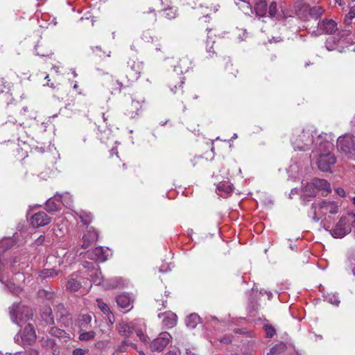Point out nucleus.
<instances>
[{
  "label": "nucleus",
  "mask_w": 355,
  "mask_h": 355,
  "mask_svg": "<svg viewBox=\"0 0 355 355\" xmlns=\"http://www.w3.org/2000/svg\"><path fill=\"white\" fill-rule=\"evenodd\" d=\"M316 148L313 151L318 153V166L322 171H329L331 166L336 163V157L332 153L334 144L327 140L323 139L321 135L317 137Z\"/></svg>",
  "instance_id": "nucleus-1"
},
{
  "label": "nucleus",
  "mask_w": 355,
  "mask_h": 355,
  "mask_svg": "<svg viewBox=\"0 0 355 355\" xmlns=\"http://www.w3.org/2000/svg\"><path fill=\"white\" fill-rule=\"evenodd\" d=\"M340 203L329 200H324L318 204L313 205V220L315 222L321 220V223L326 225L327 223L332 221L331 215L339 213Z\"/></svg>",
  "instance_id": "nucleus-2"
},
{
  "label": "nucleus",
  "mask_w": 355,
  "mask_h": 355,
  "mask_svg": "<svg viewBox=\"0 0 355 355\" xmlns=\"http://www.w3.org/2000/svg\"><path fill=\"white\" fill-rule=\"evenodd\" d=\"M291 142L295 150H309L314 142L313 131L310 129L297 127L293 130Z\"/></svg>",
  "instance_id": "nucleus-3"
},
{
  "label": "nucleus",
  "mask_w": 355,
  "mask_h": 355,
  "mask_svg": "<svg viewBox=\"0 0 355 355\" xmlns=\"http://www.w3.org/2000/svg\"><path fill=\"white\" fill-rule=\"evenodd\" d=\"M9 314L12 321L18 326L22 325L33 316L32 310L20 303H13L9 308Z\"/></svg>",
  "instance_id": "nucleus-4"
},
{
  "label": "nucleus",
  "mask_w": 355,
  "mask_h": 355,
  "mask_svg": "<svg viewBox=\"0 0 355 355\" xmlns=\"http://www.w3.org/2000/svg\"><path fill=\"white\" fill-rule=\"evenodd\" d=\"M36 338L35 328L31 324L26 325L14 338L15 343L21 345H31L35 343Z\"/></svg>",
  "instance_id": "nucleus-5"
},
{
  "label": "nucleus",
  "mask_w": 355,
  "mask_h": 355,
  "mask_svg": "<svg viewBox=\"0 0 355 355\" xmlns=\"http://www.w3.org/2000/svg\"><path fill=\"white\" fill-rule=\"evenodd\" d=\"M137 325V321H122L119 324L118 330L121 335L125 337L130 336L134 331H135L139 339L142 342L146 343L147 339L143 334L142 329L138 328Z\"/></svg>",
  "instance_id": "nucleus-6"
},
{
  "label": "nucleus",
  "mask_w": 355,
  "mask_h": 355,
  "mask_svg": "<svg viewBox=\"0 0 355 355\" xmlns=\"http://www.w3.org/2000/svg\"><path fill=\"white\" fill-rule=\"evenodd\" d=\"M337 148L349 157L355 155V137L345 135L337 139Z\"/></svg>",
  "instance_id": "nucleus-7"
},
{
  "label": "nucleus",
  "mask_w": 355,
  "mask_h": 355,
  "mask_svg": "<svg viewBox=\"0 0 355 355\" xmlns=\"http://www.w3.org/2000/svg\"><path fill=\"white\" fill-rule=\"evenodd\" d=\"M143 68L144 64L141 61L130 59L128 62L125 75L127 85H129L130 83L139 79Z\"/></svg>",
  "instance_id": "nucleus-8"
},
{
  "label": "nucleus",
  "mask_w": 355,
  "mask_h": 355,
  "mask_svg": "<svg viewBox=\"0 0 355 355\" xmlns=\"http://www.w3.org/2000/svg\"><path fill=\"white\" fill-rule=\"evenodd\" d=\"M338 30L337 23L332 19L324 18L320 20L317 25V31H313L312 35H332Z\"/></svg>",
  "instance_id": "nucleus-9"
},
{
  "label": "nucleus",
  "mask_w": 355,
  "mask_h": 355,
  "mask_svg": "<svg viewBox=\"0 0 355 355\" xmlns=\"http://www.w3.org/2000/svg\"><path fill=\"white\" fill-rule=\"evenodd\" d=\"M111 255V250L107 246L101 245L96 246L86 253V256L89 259L101 262L105 261Z\"/></svg>",
  "instance_id": "nucleus-10"
},
{
  "label": "nucleus",
  "mask_w": 355,
  "mask_h": 355,
  "mask_svg": "<svg viewBox=\"0 0 355 355\" xmlns=\"http://www.w3.org/2000/svg\"><path fill=\"white\" fill-rule=\"evenodd\" d=\"M144 99L143 98H133L132 102L128 105L125 114L130 119H134L141 114L143 111Z\"/></svg>",
  "instance_id": "nucleus-11"
},
{
  "label": "nucleus",
  "mask_w": 355,
  "mask_h": 355,
  "mask_svg": "<svg viewBox=\"0 0 355 355\" xmlns=\"http://www.w3.org/2000/svg\"><path fill=\"white\" fill-rule=\"evenodd\" d=\"M308 188H315L316 193L321 191L322 195L327 196L331 191L330 184L324 179L314 178L311 182L306 184V189Z\"/></svg>",
  "instance_id": "nucleus-12"
},
{
  "label": "nucleus",
  "mask_w": 355,
  "mask_h": 355,
  "mask_svg": "<svg viewBox=\"0 0 355 355\" xmlns=\"http://www.w3.org/2000/svg\"><path fill=\"white\" fill-rule=\"evenodd\" d=\"M171 336L168 332H162L151 343L150 347L153 351H162L169 343Z\"/></svg>",
  "instance_id": "nucleus-13"
},
{
  "label": "nucleus",
  "mask_w": 355,
  "mask_h": 355,
  "mask_svg": "<svg viewBox=\"0 0 355 355\" xmlns=\"http://www.w3.org/2000/svg\"><path fill=\"white\" fill-rule=\"evenodd\" d=\"M51 222V218L44 211L35 213L31 218V223L34 227L46 225Z\"/></svg>",
  "instance_id": "nucleus-14"
},
{
  "label": "nucleus",
  "mask_w": 355,
  "mask_h": 355,
  "mask_svg": "<svg viewBox=\"0 0 355 355\" xmlns=\"http://www.w3.org/2000/svg\"><path fill=\"white\" fill-rule=\"evenodd\" d=\"M26 232H15L12 236H3L0 239V244H12L17 242H28L26 239Z\"/></svg>",
  "instance_id": "nucleus-15"
},
{
  "label": "nucleus",
  "mask_w": 355,
  "mask_h": 355,
  "mask_svg": "<svg viewBox=\"0 0 355 355\" xmlns=\"http://www.w3.org/2000/svg\"><path fill=\"white\" fill-rule=\"evenodd\" d=\"M310 6L303 1H297L295 3L296 14L299 17L307 20L309 18Z\"/></svg>",
  "instance_id": "nucleus-16"
},
{
  "label": "nucleus",
  "mask_w": 355,
  "mask_h": 355,
  "mask_svg": "<svg viewBox=\"0 0 355 355\" xmlns=\"http://www.w3.org/2000/svg\"><path fill=\"white\" fill-rule=\"evenodd\" d=\"M350 232L349 226L343 225V223L340 219L336 226L330 230V234L334 238H343Z\"/></svg>",
  "instance_id": "nucleus-17"
},
{
  "label": "nucleus",
  "mask_w": 355,
  "mask_h": 355,
  "mask_svg": "<svg viewBox=\"0 0 355 355\" xmlns=\"http://www.w3.org/2000/svg\"><path fill=\"white\" fill-rule=\"evenodd\" d=\"M158 316L162 318V323L167 328H172L177 324V315L171 311L160 313Z\"/></svg>",
  "instance_id": "nucleus-18"
},
{
  "label": "nucleus",
  "mask_w": 355,
  "mask_h": 355,
  "mask_svg": "<svg viewBox=\"0 0 355 355\" xmlns=\"http://www.w3.org/2000/svg\"><path fill=\"white\" fill-rule=\"evenodd\" d=\"M60 199L58 193H56L53 198H49L46 202V210L49 213H54L60 209Z\"/></svg>",
  "instance_id": "nucleus-19"
},
{
  "label": "nucleus",
  "mask_w": 355,
  "mask_h": 355,
  "mask_svg": "<svg viewBox=\"0 0 355 355\" xmlns=\"http://www.w3.org/2000/svg\"><path fill=\"white\" fill-rule=\"evenodd\" d=\"M268 13L270 17H275L277 20H281L284 18V15L282 11H279L277 8V1L273 0L270 3L268 8Z\"/></svg>",
  "instance_id": "nucleus-20"
},
{
  "label": "nucleus",
  "mask_w": 355,
  "mask_h": 355,
  "mask_svg": "<svg viewBox=\"0 0 355 355\" xmlns=\"http://www.w3.org/2000/svg\"><path fill=\"white\" fill-rule=\"evenodd\" d=\"M98 238L97 231L93 228H89L83 235V244H93L98 241Z\"/></svg>",
  "instance_id": "nucleus-21"
},
{
  "label": "nucleus",
  "mask_w": 355,
  "mask_h": 355,
  "mask_svg": "<svg viewBox=\"0 0 355 355\" xmlns=\"http://www.w3.org/2000/svg\"><path fill=\"white\" fill-rule=\"evenodd\" d=\"M88 275L91 278V282L93 284L96 285H101L102 284L103 277L98 266L93 267L92 269L89 271Z\"/></svg>",
  "instance_id": "nucleus-22"
},
{
  "label": "nucleus",
  "mask_w": 355,
  "mask_h": 355,
  "mask_svg": "<svg viewBox=\"0 0 355 355\" xmlns=\"http://www.w3.org/2000/svg\"><path fill=\"white\" fill-rule=\"evenodd\" d=\"M91 322H92V315L91 314L81 315L77 319V324L79 327L80 330H81V331L88 329V327L90 326Z\"/></svg>",
  "instance_id": "nucleus-23"
},
{
  "label": "nucleus",
  "mask_w": 355,
  "mask_h": 355,
  "mask_svg": "<svg viewBox=\"0 0 355 355\" xmlns=\"http://www.w3.org/2000/svg\"><path fill=\"white\" fill-rule=\"evenodd\" d=\"M191 62L187 58H183L180 60L178 65L175 66L174 71L182 74L189 71Z\"/></svg>",
  "instance_id": "nucleus-24"
},
{
  "label": "nucleus",
  "mask_w": 355,
  "mask_h": 355,
  "mask_svg": "<svg viewBox=\"0 0 355 355\" xmlns=\"http://www.w3.org/2000/svg\"><path fill=\"white\" fill-rule=\"evenodd\" d=\"M254 10L257 15L265 17L268 13V3L264 0H259L255 3Z\"/></svg>",
  "instance_id": "nucleus-25"
},
{
  "label": "nucleus",
  "mask_w": 355,
  "mask_h": 355,
  "mask_svg": "<svg viewBox=\"0 0 355 355\" xmlns=\"http://www.w3.org/2000/svg\"><path fill=\"white\" fill-rule=\"evenodd\" d=\"M67 289L70 292H76L81 287V283L73 275H71L66 284Z\"/></svg>",
  "instance_id": "nucleus-26"
},
{
  "label": "nucleus",
  "mask_w": 355,
  "mask_h": 355,
  "mask_svg": "<svg viewBox=\"0 0 355 355\" xmlns=\"http://www.w3.org/2000/svg\"><path fill=\"white\" fill-rule=\"evenodd\" d=\"M108 83L110 85H107V87L111 89L112 94H113L114 91L120 92L122 87L128 86L126 85V81L123 82L113 78H110Z\"/></svg>",
  "instance_id": "nucleus-27"
},
{
  "label": "nucleus",
  "mask_w": 355,
  "mask_h": 355,
  "mask_svg": "<svg viewBox=\"0 0 355 355\" xmlns=\"http://www.w3.org/2000/svg\"><path fill=\"white\" fill-rule=\"evenodd\" d=\"M200 316L196 313H191L185 319V323L187 327L194 329L200 323Z\"/></svg>",
  "instance_id": "nucleus-28"
},
{
  "label": "nucleus",
  "mask_w": 355,
  "mask_h": 355,
  "mask_svg": "<svg viewBox=\"0 0 355 355\" xmlns=\"http://www.w3.org/2000/svg\"><path fill=\"white\" fill-rule=\"evenodd\" d=\"M116 303L121 308L125 309L131 306L132 300L128 295L123 294L116 297Z\"/></svg>",
  "instance_id": "nucleus-29"
},
{
  "label": "nucleus",
  "mask_w": 355,
  "mask_h": 355,
  "mask_svg": "<svg viewBox=\"0 0 355 355\" xmlns=\"http://www.w3.org/2000/svg\"><path fill=\"white\" fill-rule=\"evenodd\" d=\"M340 220L343 223L344 227L349 226L350 231L352 227H355V213H349L342 216Z\"/></svg>",
  "instance_id": "nucleus-30"
},
{
  "label": "nucleus",
  "mask_w": 355,
  "mask_h": 355,
  "mask_svg": "<svg viewBox=\"0 0 355 355\" xmlns=\"http://www.w3.org/2000/svg\"><path fill=\"white\" fill-rule=\"evenodd\" d=\"M309 17L313 19H318L324 12V9L320 6H310Z\"/></svg>",
  "instance_id": "nucleus-31"
},
{
  "label": "nucleus",
  "mask_w": 355,
  "mask_h": 355,
  "mask_svg": "<svg viewBox=\"0 0 355 355\" xmlns=\"http://www.w3.org/2000/svg\"><path fill=\"white\" fill-rule=\"evenodd\" d=\"M87 329H84L83 331H79V339L81 341H88L94 338L96 336V333L94 331H86Z\"/></svg>",
  "instance_id": "nucleus-32"
},
{
  "label": "nucleus",
  "mask_w": 355,
  "mask_h": 355,
  "mask_svg": "<svg viewBox=\"0 0 355 355\" xmlns=\"http://www.w3.org/2000/svg\"><path fill=\"white\" fill-rule=\"evenodd\" d=\"M286 349V345L283 343H279L273 346L267 355H275L284 352Z\"/></svg>",
  "instance_id": "nucleus-33"
},
{
  "label": "nucleus",
  "mask_w": 355,
  "mask_h": 355,
  "mask_svg": "<svg viewBox=\"0 0 355 355\" xmlns=\"http://www.w3.org/2000/svg\"><path fill=\"white\" fill-rule=\"evenodd\" d=\"M79 217L81 219V221L85 225H88L92 222V216L90 212H87L86 211H80L79 213Z\"/></svg>",
  "instance_id": "nucleus-34"
},
{
  "label": "nucleus",
  "mask_w": 355,
  "mask_h": 355,
  "mask_svg": "<svg viewBox=\"0 0 355 355\" xmlns=\"http://www.w3.org/2000/svg\"><path fill=\"white\" fill-rule=\"evenodd\" d=\"M58 197L60 199V201L62 203L63 205L67 207H70L72 205V199L71 196L66 193L64 195L58 194Z\"/></svg>",
  "instance_id": "nucleus-35"
},
{
  "label": "nucleus",
  "mask_w": 355,
  "mask_h": 355,
  "mask_svg": "<svg viewBox=\"0 0 355 355\" xmlns=\"http://www.w3.org/2000/svg\"><path fill=\"white\" fill-rule=\"evenodd\" d=\"M6 286L8 290L14 295H19L22 292V289L21 288L20 286H16L14 283L11 282H8Z\"/></svg>",
  "instance_id": "nucleus-36"
},
{
  "label": "nucleus",
  "mask_w": 355,
  "mask_h": 355,
  "mask_svg": "<svg viewBox=\"0 0 355 355\" xmlns=\"http://www.w3.org/2000/svg\"><path fill=\"white\" fill-rule=\"evenodd\" d=\"M96 303L98 307L100 309V310L105 314L109 315L112 314V313L110 311V308L108 306L101 300V299H97Z\"/></svg>",
  "instance_id": "nucleus-37"
},
{
  "label": "nucleus",
  "mask_w": 355,
  "mask_h": 355,
  "mask_svg": "<svg viewBox=\"0 0 355 355\" xmlns=\"http://www.w3.org/2000/svg\"><path fill=\"white\" fill-rule=\"evenodd\" d=\"M58 272L55 271L53 268H50V269H44L43 270H42L40 272L39 275H40V277H41L42 278H46V277L56 276V275H58Z\"/></svg>",
  "instance_id": "nucleus-38"
},
{
  "label": "nucleus",
  "mask_w": 355,
  "mask_h": 355,
  "mask_svg": "<svg viewBox=\"0 0 355 355\" xmlns=\"http://www.w3.org/2000/svg\"><path fill=\"white\" fill-rule=\"evenodd\" d=\"M42 345L46 348H53L55 345V340L52 338H42Z\"/></svg>",
  "instance_id": "nucleus-39"
},
{
  "label": "nucleus",
  "mask_w": 355,
  "mask_h": 355,
  "mask_svg": "<svg viewBox=\"0 0 355 355\" xmlns=\"http://www.w3.org/2000/svg\"><path fill=\"white\" fill-rule=\"evenodd\" d=\"M49 334L55 337L60 338L64 336L65 332L63 330H61L57 327H52L49 330Z\"/></svg>",
  "instance_id": "nucleus-40"
},
{
  "label": "nucleus",
  "mask_w": 355,
  "mask_h": 355,
  "mask_svg": "<svg viewBox=\"0 0 355 355\" xmlns=\"http://www.w3.org/2000/svg\"><path fill=\"white\" fill-rule=\"evenodd\" d=\"M51 311L50 309H47L45 312L43 313L42 318L47 324H51L54 323L53 318L51 316Z\"/></svg>",
  "instance_id": "nucleus-41"
},
{
  "label": "nucleus",
  "mask_w": 355,
  "mask_h": 355,
  "mask_svg": "<svg viewBox=\"0 0 355 355\" xmlns=\"http://www.w3.org/2000/svg\"><path fill=\"white\" fill-rule=\"evenodd\" d=\"M54 240H51L49 234L46 236L44 234H41L35 240V244H42L44 242L51 243Z\"/></svg>",
  "instance_id": "nucleus-42"
},
{
  "label": "nucleus",
  "mask_w": 355,
  "mask_h": 355,
  "mask_svg": "<svg viewBox=\"0 0 355 355\" xmlns=\"http://www.w3.org/2000/svg\"><path fill=\"white\" fill-rule=\"evenodd\" d=\"M41 47L42 46L39 44L35 46V51L36 55H40V56H47L49 54H51V52L50 50L44 51Z\"/></svg>",
  "instance_id": "nucleus-43"
},
{
  "label": "nucleus",
  "mask_w": 355,
  "mask_h": 355,
  "mask_svg": "<svg viewBox=\"0 0 355 355\" xmlns=\"http://www.w3.org/2000/svg\"><path fill=\"white\" fill-rule=\"evenodd\" d=\"M165 17L169 19H174L176 17V10L168 8L164 10Z\"/></svg>",
  "instance_id": "nucleus-44"
},
{
  "label": "nucleus",
  "mask_w": 355,
  "mask_h": 355,
  "mask_svg": "<svg viewBox=\"0 0 355 355\" xmlns=\"http://www.w3.org/2000/svg\"><path fill=\"white\" fill-rule=\"evenodd\" d=\"M216 42L214 40H212L211 38L209 36L208 39L207 40V51L209 53L212 52L213 53H215V48L214 46Z\"/></svg>",
  "instance_id": "nucleus-45"
},
{
  "label": "nucleus",
  "mask_w": 355,
  "mask_h": 355,
  "mask_svg": "<svg viewBox=\"0 0 355 355\" xmlns=\"http://www.w3.org/2000/svg\"><path fill=\"white\" fill-rule=\"evenodd\" d=\"M264 330L268 338H272L275 334V329L270 325H265Z\"/></svg>",
  "instance_id": "nucleus-46"
},
{
  "label": "nucleus",
  "mask_w": 355,
  "mask_h": 355,
  "mask_svg": "<svg viewBox=\"0 0 355 355\" xmlns=\"http://www.w3.org/2000/svg\"><path fill=\"white\" fill-rule=\"evenodd\" d=\"M355 17V7H353L350 9L349 12L345 16V23H349V21Z\"/></svg>",
  "instance_id": "nucleus-47"
},
{
  "label": "nucleus",
  "mask_w": 355,
  "mask_h": 355,
  "mask_svg": "<svg viewBox=\"0 0 355 355\" xmlns=\"http://www.w3.org/2000/svg\"><path fill=\"white\" fill-rule=\"evenodd\" d=\"M87 349L76 348L73 351L72 355H88Z\"/></svg>",
  "instance_id": "nucleus-48"
},
{
  "label": "nucleus",
  "mask_w": 355,
  "mask_h": 355,
  "mask_svg": "<svg viewBox=\"0 0 355 355\" xmlns=\"http://www.w3.org/2000/svg\"><path fill=\"white\" fill-rule=\"evenodd\" d=\"M304 193L308 196H315L317 194L315 188H308L306 189V185L304 187Z\"/></svg>",
  "instance_id": "nucleus-49"
},
{
  "label": "nucleus",
  "mask_w": 355,
  "mask_h": 355,
  "mask_svg": "<svg viewBox=\"0 0 355 355\" xmlns=\"http://www.w3.org/2000/svg\"><path fill=\"white\" fill-rule=\"evenodd\" d=\"M148 20L151 23H154L157 20L156 13L155 12L154 10H150V11L148 12Z\"/></svg>",
  "instance_id": "nucleus-50"
},
{
  "label": "nucleus",
  "mask_w": 355,
  "mask_h": 355,
  "mask_svg": "<svg viewBox=\"0 0 355 355\" xmlns=\"http://www.w3.org/2000/svg\"><path fill=\"white\" fill-rule=\"evenodd\" d=\"M335 191L338 196L341 197H344L345 196V191L342 188L338 187L335 189Z\"/></svg>",
  "instance_id": "nucleus-51"
},
{
  "label": "nucleus",
  "mask_w": 355,
  "mask_h": 355,
  "mask_svg": "<svg viewBox=\"0 0 355 355\" xmlns=\"http://www.w3.org/2000/svg\"><path fill=\"white\" fill-rule=\"evenodd\" d=\"M26 355H38V352L36 349H31L27 352H24Z\"/></svg>",
  "instance_id": "nucleus-52"
},
{
  "label": "nucleus",
  "mask_w": 355,
  "mask_h": 355,
  "mask_svg": "<svg viewBox=\"0 0 355 355\" xmlns=\"http://www.w3.org/2000/svg\"><path fill=\"white\" fill-rule=\"evenodd\" d=\"M232 191V188L231 186L228 185L227 188H225V184H223V192L229 193Z\"/></svg>",
  "instance_id": "nucleus-53"
},
{
  "label": "nucleus",
  "mask_w": 355,
  "mask_h": 355,
  "mask_svg": "<svg viewBox=\"0 0 355 355\" xmlns=\"http://www.w3.org/2000/svg\"><path fill=\"white\" fill-rule=\"evenodd\" d=\"M234 332L236 334H244V333H245V331L243 329H234Z\"/></svg>",
  "instance_id": "nucleus-54"
},
{
  "label": "nucleus",
  "mask_w": 355,
  "mask_h": 355,
  "mask_svg": "<svg viewBox=\"0 0 355 355\" xmlns=\"http://www.w3.org/2000/svg\"><path fill=\"white\" fill-rule=\"evenodd\" d=\"M220 183H219L217 186H216V190H217V193L219 196H220V192L222 190V187L220 186Z\"/></svg>",
  "instance_id": "nucleus-55"
},
{
  "label": "nucleus",
  "mask_w": 355,
  "mask_h": 355,
  "mask_svg": "<svg viewBox=\"0 0 355 355\" xmlns=\"http://www.w3.org/2000/svg\"><path fill=\"white\" fill-rule=\"evenodd\" d=\"M165 355H177V354L175 352H169L167 354H166Z\"/></svg>",
  "instance_id": "nucleus-56"
},
{
  "label": "nucleus",
  "mask_w": 355,
  "mask_h": 355,
  "mask_svg": "<svg viewBox=\"0 0 355 355\" xmlns=\"http://www.w3.org/2000/svg\"><path fill=\"white\" fill-rule=\"evenodd\" d=\"M46 85H47L48 86H49V87H52V88H54V87H55V86H54V85H53V83L49 84V83H46Z\"/></svg>",
  "instance_id": "nucleus-57"
},
{
  "label": "nucleus",
  "mask_w": 355,
  "mask_h": 355,
  "mask_svg": "<svg viewBox=\"0 0 355 355\" xmlns=\"http://www.w3.org/2000/svg\"><path fill=\"white\" fill-rule=\"evenodd\" d=\"M73 89H76L78 87V83H76L73 86Z\"/></svg>",
  "instance_id": "nucleus-58"
},
{
  "label": "nucleus",
  "mask_w": 355,
  "mask_h": 355,
  "mask_svg": "<svg viewBox=\"0 0 355 355\" xmlns=\"http://www.w3.org/2000/svg\"><path fill=\"white\" fill-rule=\"evenodd\" d=\"M339 302H340V301H338V300H336L334 301V304L335 305L338 306V304H339Z\"/></svg>",
  "instance_id": "nucleus-59"
},
{
  "label": "nucleus",
  "mask_w": 355,
  "mask_h": 355,
  "mask_svg": "<svg viewBox=\"0 0 355 355\" xmlns=\"http://www.w3.org/2000/svg\"><path fill=\"white\" fill-rule=\"evenodd\" d=\"M45 79L47 80V83H49V82L50 81V79H49V75H46V76H45Z\"/></svg>",
  "instance_id": "nucleus-60"
},
{
  "label": "nucleus",
  "mask_w": 355,
  "mask_h": 355,
  "mask_svg": "<svg viewBox=\"0 0 355 355\" xmlns=\"http://www.w3.org/2000/svg\"><path fill=\"white\" fill-rule=\"evenodd\" d=\"M17 355H26L23 352H17Z\"/></svg>",
  "instance_id": "nucleus-61"
},
{
  "label": "nucleus",
  "mask_w": 355,
  "mask_h": 355,
  "mask_svg": "<svg viewBox=\"0 0 355 355\" xmlns=\"http://www.w3.org/2000/svg\"><path fill=\"white\" fill-rule=\"evenodd\" d=\"M156 50L157 51H160L161 50V46L159 45V46L156 47Z\"/></svg>",
  "instance_id": "nucleus-62"
},
{
  "label": "nucleus",
  "mask_w": 355,
  "mask_h": 355,
  "mask_svg": "<svg viewBox=\"0 0 355 355\" xmlns=\"http://www.w3.org/2000/svg\"><path fill=\"white\" fill-rule=\"evenodd\" d=\"M236 138H237V135L236 134H234V135L232 137V139H236Z\"/></svg>",
  "instance_id": "nucleus-63"
},
{
  "label": "nucleus",
  "mask_w": 355,
  "mask_h": 355,
  "mask_svg": "<svg viewBox=\"0 0 355 355\" xmlns=\"http://www.w3.org/2000/svg\"><path fill=\"white\" fill-rule=\"evenodd\" d=\"M6 355H17V352L15 354H6Z\"/></svg>",
  "instance_id": "nucleus-64"
}]
</instances>
